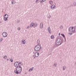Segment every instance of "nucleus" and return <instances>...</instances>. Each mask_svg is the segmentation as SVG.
Masks as SVG:
<instances>
[{
  "mask_svg": "<svg viewBox=\"0 0 76 76\" xmlns=\"http://www.w3.org/2000/svg\"><path fill=\"white\" fill-rule=\"evenodd\" d=\"M18 65L19 66V67L16 68L17 71L15 70L14 71V72L16 74H18L19 73H20L22 72V68L20 66L22 65V63L20 62L18 63Z\"/></svg>",
  "mask_w": 76,
  "mask_h": 76,
  "instance_id": "f257e3e1",
  "label": "nucleus"
},
{
  "mask_svg": "<svg viewBox=\"0 0 76 76\" xmlns=\"http://www.w3.org/2000/svg\"><path fill=\"white\" fill-rule=\"evenodd\" d=\"M40 46L39 45H37L34 48V50L36 51H38L40 50Z\"/></svg>",
  "mask_w": 76,
  "mask_h": 76,
  "instance_id": "f03ea898",
  "label": "nucleus"
},
{
  "mask_svg": "<svg viewBox=\"0 0 76 76\" xmlns=\"http://www.w3.org/2000/svg\"><path fill=\"white\" fill-rule=\"evenodd\" d=\"M69 30L70 32H74L75 31V28L73 27H70L69 28Z\"/></svg>",
  "mask_w": 76,
  "mask_h": 76,
  "instance_id": "7ed1b4c3",
  "label": "nucleus"
},
{
  "mask_svg": "<svg viewBox=\"0 0 76 76\" xmlns=\"http://www.w3.org/2000/svg\"><path fill=\"white\" fill-rule=\"evenodd\" d=\"M8 15L6 14L4 16V20L5 21H6V20H7V18H8Z\"/></svg>",
  "mask_w": 76,
  "mask_h": 76,
  "instance_id": "20e7f679",
  "label": "nucleus"
},
{
  "mask_svg": "<svg viewBox=\"0 0 76 76\" xmlns=\"http://www.w3.org/2000/svg\"><path fill=\"white\" fill-rule=\"evenodd\" d=\"M14 66L16 67H19V63L17 62H16L14 63Z\"/></svg>",
  "mask_w": 76,
  "mask_h": 76,
  "instance_id": "39448f33",
  "label": "nucleus"
},
{
  "mask_svg": "<svg viewBox=\"0 0 76 76\" xmlns=\"http://www.w3.org/2000/svg\"><path fill=\"white\" fill-rule=\"evenodd\" d=\"M2 36L4 38L7 37V33L5 32H4L2 34Z\"/></svg>",
  "mask_w": 76,
  "mask_h": 76,
  "instance_id": "423d86ee",
  "label": "nucleus"
},
{
  "mask_svg": "<svg viewBox=\"0 0 76 76\" xmlns=\"http://www.w3.org/2000/svg\"><path fill=\"white\" fill-rule=\"evenodd\" d=\"M36 27L37 26H36V24H34L33 23H31L30 25V27H32L33 26Z\"/></svg>",
  "mask_w": 76,
  "mask_h": 76,
  "instance_id": "0eeeda50",
  "label": "nucleus"
},
{
  "mask_svg": "<svg viewBox=\"0 0 76 76\" xmlns=\"http://www.w3.org/2000/svg\"><path fill=\"white\" fill-rule=\"evenodd\" d=\"M34 56L35 57H38V56H39V53L38 52L35 53Z\"/></svg>",
  "mask_w": 76,
  "mask_h": 76,
  "instance_id": "6e6552de",
  "label": "nucleus"
},
{
  "mask_svg": "<svg viewBox=\"0 0 76 76\" xmlns=\"http://www.w3.org/2000/svg\"><path fill=\"white\" fill-rule=\"evenodd\" d=\"M56 7V6H55V5H52L50 7L51 9H55Z\"/></svg>",
  "mask_w": 76,
  "mask_h": 76,
  "instance_id": "1a4fd4ad",
  "label": "nucleus"
},
{
  "mask_svg": "<svg viewBox=\"0 0 76 76\" xmlns=\"http://www.w3.org/2000/svg\"><path fill=\"white\" fill-rule=\"evenodd\" d=\"M48 29L49 33H50V34H51V29H50V27L48 28Z\"/></svg>",
  "mask_w": 76,
  "mask_h": 76,
  "instance_id": "9d476101",
  "label": "nucleus"
},
{
  "mask_svg": "<svg viewBox=\"0 0 76 76\" xmlns=\"http://www.w3.org/2000/svg\"><path fill=\"white\" fill-rule=\"evenodd\" d=\"M22 42L23 44H25V40H22Z\"/></svg>",
  "mask_w": 76,
  "mask_h": 76,
  "instance_id": "9b49d317",
  "label": "nucleus"
},
{
  "mask_svg": "<svg viewBox=\"0 0 76 76\" xmlns=\"http://www.w3.org/2000/svg\"><path fill=\"white\" fill-rule=\"evenodd\" d=\"M33 68H34V67L31 68L30 69H29L28 72H30L32 71L33 70Z\"/></svg>",
  "mask_w": 76,
  "mask_h": 76,
  "instance_id": "f8f14e48",
  "label": "nucleus"
},
{
  "mask_svg": "<svg viewBox=\"0 0 76 76\" xmlns=\"http://www.w3.org/2000/svg\"><path fill=\"white\" fill-rule=\"evenodd\" d=\"M50 4H53V1H49Z\"/></svg>",
  "mask_w": 76,
  "mask_h": 76,
  "instance_id": "ddd939ff",
  "label": "nucleus"
},
{
  "mask_svg": "<svg viewBox=\"0 0 76 76\" xmlns=\"http://www.w3.org/2000/svg\"><path fill=\"white\" fill-rule=\"evenodd\" d=\"M40 28H42L43 26V24H42V23H40Z\"/></svg>",
  "mask_w": 76,
  "mask_h": 76,
  "instance_id": "4468645a",
  "label": "nucleus"
},
{
  "mask_svg": "<svg viewBox=\"0 0 76 76\" xmlns=\"http://www.w3.org/2000/svg\"><path fill=\"white\" fill-rule=\"evenodd\" d=\"M56 44L57 45H59V42H58V40L56 41Z\"/></svg>",
  "mask_w": 76,
  "mask_h": 76,
  "instance_id": "2eb2a0df",
  "label": "nucleus"
},
{
  "mask_svg": "<svg viewBox=\"0 0 76 76\" xmlns=\"http://www.w3.org/2000/svg\"><path fill=\"white\" fill-rule=\"evenodd\" d=\"M12 4H15V1H12L11 2Z\"/></svg>",
  "mask_w": 76,
  "mask_h": 76,
  "instance_id": "dca6fc26",
  "label": "nucleus"
},
{
  "mask_svg": "<svg viewBox=\"0 0 76 76\" xmlns=\"http://www.w3.org/2000/svg\"><path fill=\"white\" fill-rule=\"evenodd\" d=\"M54 36L53 35L51 36V39H53V38H54Z\"/></svg>",
  "mask_w": 76,
  "mask_h": 76,
  "instance_id": "f3484780",
  "label": "nucleus"
},
{
  "mask_svg": "<svg viewBox=\"0 0 76 76\" xmlns=\"http://www.w3.org/2000/svg\"><path fill=\"white\" fill-rule=\"evenodd\" d=\"M61 35H62L64 38H65V36H64V34H61Z\"/></svg>",
  "mask_w": 76,
  "mask_h": 76,
  "instance_id": "a211bd4d",
  "label": "nucleus"
},
{
  "mask_svg": "<svg viewBox=\"0 0 76 76\" xmlns=\"http://www.w3.org/2000/svg\"><path fill=\"white\" fill-rule=\"evenodd\" d=\"M7 58V56H5L4 57V58Z\"/></svg>",
  "mask_w": 76,
  "mask_h": 76,
  "instance_id": "6ab92c4d",
  "label": "nucleus"
},
{
  "mask_svg": "<svg viewBox=\"0 0 76 76\" xmlns=\"http://www.w3.org/2000/svg\"><path fill=\"white\" fill-rule=\"evenodd\" d=\"M3 41V38L1 39H0V42L2 41Z\"/></svg>",
  "mask_w": 76,
  "mask_h": 76,
  "instance_id": "aec40b11",
  "label": "nucleus"
},
{
  "mask_svg": "<svg viewBox=\"0 0 76 76\" xmlns=\"http://www.w3.org/2000/svg\"><path fill=\"white\" fill-rule=\"evenodd\" d=\"M10 61H11V62H12L13 61V59H10Z\"/></svg>",
  "mask_w": 76,
  "mask_h": 76,
  "instance_id": "412c9836",
  "label": "nucleus"
},
{
  "mask_svg": "<svg viewBox=\"0 0 76 76\" xmlns=\"http://www.w3.org/2000/svg\"><path fill=\"white\" fill-rule=\"evenodd\" d=\"M29 28V26H28L27 27V29H28V28Z\"/></svg>",
  "mask_w": 76,
  "mask_h": 76,
  "instance_id": "4be33fe9",
  "label": "nucleus"
},
{
  "mask_svg": "<svg viewBox=\"0 0 76 76\" xmlns=\"http://www.w3.org/2000/svg\"><path fill=\"white\" fill-rule=\"evenodd\" d=\"M18 30H20V28H18Z\"/></svg>",
  "mask_w": 76,
  "mask_h": 76,
  "instance_id": "5701e85b",
  "label": "nucleus"
},
{
  "mask_svg": "<svg viewBox=\"0 0 76 76\" xmlns=\"http://www.w3.org/2000/svg\"><path fill=\"white\" fill-rule=\"evenodd\" d=\"M46 0H42V1H45Z\"/></svg>",
  "mask_w": 76,
  "mask_h": 76,
  "instance_id": "b1692460",
  "label": "nucleus"
},
{
  "mask_svg": "<svg viewBox=\"0 0 76 76\" xmlns=\"http://www.w3.org/2000/svg\"><path fill=\"white\" fill-rule=\"evenodd\" d=\"M39 1V0H37L36 2H37V1Z\"/></svg>",
  "mask_w": 76,
  "mask_h": 76,
  "instance_id": "393cba45",
  "label": "nucleus"
},
{
  "mask_svg": "<svg viewBox=\"0 0 76 76\" xmlns=\"http://www.w3.org/2000/svg\"><path fill=\"white\" fill-rule=\"evenodd\" d=\"M58 35H60V33H59V34H58Z\"/></svg>",
  "mask_w": 76,
  "mask_h": 76,
  "instance_id": "a878e982",
  "label": "nucleus"
},
{
  "mask_svg": "<svg viewBox=\"0 0 76 76\" xmlns=\"http://www.w3.org/2000/svg\"><path fill=\"white\" fill-rule=\"evenodd\" d=\"M49 18H50V16H49Z\"/></svg>",
  "mask_w": 76,
  "mask_h": 76,
  "instance_id": "bb28decb",
  "label": "nucleus"
},
{
  "mask_svg": "<svg viewBox=\"0 0 76 76\" xmlns=\"http://www.w3.org/2000/svg\"><path fill=\"white\" fill-rule=\"evenodd\" d=\"M64 67H63L64 70Z\"/></svg>",
  "mask_w": 76,
  "mask_h": 76,
  "instance_id": "cd10ccee",
  "label": "nucleus"
},
{
  "mask_svg": "<svg viewBox=\"0 0 76 76\" xmlns=\"http://www.w3.org/2000/svg\"><path fill=\"white\" fill-rule=\"evenodd\" d=\"M54 65H55V66H56V64H54Z\"/></svg>",
  "mask_w": 76,
  "mask_h": 76,
  "instance_id": "c85d7f7f",
  "label": "nucleus"
},
{
  "mask_svg": "<svg viewBox=\"0 0 76 76\" xmlns=\"http://www.w3.org/2000/svg\"><path fill=\"white\" fill-rule=\"evenodd\" d=\"M34 58H35V57H34Z\"/></svg>",
  "mask_w": 76,
  "mask_h": 76,
  "instance_id": "c756f323",
  "label": "nucleus"
},
{
  "mask_svg": "<svg viewBox=\"0 0 76 76\" xmlns=\"http://www.w3.org/2000/svg\"><path fill=\"white\" fill-rule=\"evenodd\" d=\"M7 60H8V59H7Z\"/></svg>",
  "mask_w": 76,
  "mask_h": 76,
  "instance_id": "7c9ffc66",
  "label": "nucleus"
}]
</instances>
